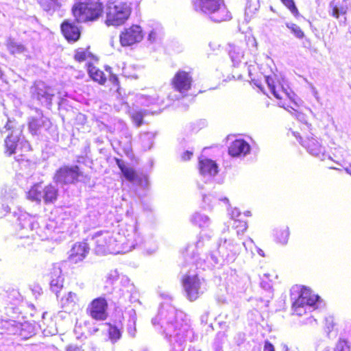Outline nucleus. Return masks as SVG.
Here are the masks:
<instances>
[{
  "instance_id": "obj_1",
  "label": "nucleus",
  "mask_w": 351,
  "mask_h": 351,
  "mask_svg": "<svg viewBox=\"0 0 351 351\" xmlns=\"http://www.w3.org/2000/svg\"><path fill=\"white\" fill-rule=\"evenodd\" d=\"M160 295L165 301L160 303L157 314L152 319V324L169 343L170 351H183L186 341H195L198 335L191 328L189 315L171 304V296L168 293ZM188 351L201 350L189 346Z\"/></svg>"
},
{
  "instance_id": "obj_2",
  "label": "nucleus",
  "mask_w": 351,
  "mask_h": 351,
  "mask_svg": "<svg viewBox=\"0 0 351 351\" xmlns=\"http://www.w3.org/2000/svg\"><path fill=\"white\" fill-rule=\"evenodd\" d=\"M91 241L98 255L125 254L136 248L142 239L136 223L119 226L117 231L101 230L93 234Z\"/></svg>"
},
{
  "instance_id": "obj_3",
  "label": "nucleus",
  "mask_w": 351,
  "mask_h": 351,
  "mask_svg": "<svg viewBox=\"0 0 351 351\" xmlns=\"http://www.w3.org/2000/svg\"><path fill=\"white\" fill-rule=\"evenodd\" d=\"M206 265H197L193 263L187 264L182 267V283L184 291L186 298L191 302H194L198 299L207 291V282L202 274L204 271Z\"/></svg>"
},
{
  "instance_id": "obj_4",
  "label": "nucleus",
  "mask_w": 351,
  "mask_h": 351,
  "mask_svg": "<svg viewBox=\"0 0 351 351\" xmlns=\"http://www.w3.org/2000/svg\"><path fill=\"white\" fill-rule=\"evenodd\" d=\"M211 243V237L207 234H201L197 241L195 243L189 244L185 250V259L187 264L193 263V266L195 264L196 268L197 265L200 267L206 265L210 269L215 265L219 263V260L216 255V252L209 250V254H206V258H204L203 248L204 247H210Z\"/></svg>"
},
{
  "instance_id": "obj_5",
  "label": "nucleus",
  "mask_w": 351,
  "mask_h": 351,
  "mask_svg": "<svg viewBox=\"0 0 351 351\" xmlns=\"http://www.w3.org/2000/svg\"><path fill=\"white\" fill-rule=\"evenodd\" d=\"M14 125V121H12L5 112L0 114V132L3 133L11 130V133L5 140V154L8 156L16 153L19 147L26 150L29 148V143L21 137V130L15 128Z\"/></svg>"
},
{
  "instance_id": "obj_6",
  "label": "nucleus",
  "mask_w": 351,
  "mask_h": 351,
  "mask_svg": "<svg viewBox=\"0 0 351 351\" xmlns=\"http://www.w3.org/2000/svg\"><path fill=\"white\" fill-rule=\"evenodd\" d=\"M299 292L298 298L293 302L292 308L294 313L302 316L307 311H312L320 308L324 306V303L318 295L314 294L312 291L304 286H296Z\"/></svg>"
},
{
  "instance_id": "obj_7",
  "label": "nucleus",
  "mask_w": 351,
  "mask_h": 351,
  "mask_svg": "<svg viewBox=\"0 0 351 351\" xmlns=\"http://www.w3.org/2000/svg\"><path fill=\"white\" fill-rule=\"evenodd\" d=\"M54 182L59 186H64L69 184H75L82 182L89 186L90 184V176L85 174L77 165H64L56 170L53 176Z\"/></svg>"
},
{
  "instance_id": "obj_8",
  "label": "nucleus",
  "mask_w": 351,
  "mask_h": 351,
  "mask_svg": "<svg viewBox=\"0 0 351 351\" xmlns=\"http://www.w3.org/2000/svg\"><path fill=\"white\" fill-rule=\"evenodd\" d=\"M72 13L76 22H89L99 20L103 14L101 3L76 0L72 8Z\"/></svg>"
},
{
  "instance_id": "obj_9",
  "label": "nucleus",
  "mask_w": 351,
  "mask_h": 351,
  "mask_svg": "<svg viewBox=\"0 0 351 351\" xmlns=\"http://www.w3.org/2000/svg\"><path fill=\"white\" fill-rule=\"evenodd\" d=\"M303 126L302 130H308V133L304 134V136H302L298 132H293V135L308 154L321 160H325L326 158L325 147L322 145L321 140L310 131L311 125L305 122Z\"/></svg>"
},
{
  "instance_id": "obj_10",
  "label": "nucleus",
  "mask_w": 351,
  "mask_h": 351,
  "mask_svg": "<svg viewBox=\"0 0 351 351\" xmlns=\"http://www.w3.org/2000/svg\"><path fill=\"white\" fill-rule=\"evenodd\" d=\"M199 171L201 180L197 182V186L202 195L204 191L212 189L213 178L217 174L219 167L215 160L202 156L199 157Z\"/></svg>"
},
{
  "instance_id": "obj_11",
  "label": "nucleus",
  "mask_w": 351,
  "mask_h": 351,
  "mask_svg": "<svg viewBox=\"0 0 351 351\" xmlns=\"http://www.w3.org/2000/svg\"><path fill=\"white\" fill-rule=\"evenodd\" d=\"M14 216L17 217L18 226H19V237L20 238H29L32 237L34 239V230H37L38 223L35 217L30 215L27 213L18 209V211L14 212Z\"/></svg>"
},
{
  "instance_id": "obj_12",
  "label": "nucleus",
  "mask_w": 351,
  "mask_h": 351,
  "mask_svg": "<svg viewBox=\"0 0 351 351\" xmlns=\"http://www.w3.org/2000/svg\"><path fill=\"white\" fill-rule=\"evenodd\" d=\"M115 128L119 131V137L112 140V145L114 149H120L125 154H129L132 151V134L125 123L121 120L115 124Z\"/></svg>"
},
{
  "instance_id": "obj_13",
  "label": "nucleus",
  "mask_w": 351,
  "mask_h": 351,
  "mask_svg": "<svg viewBox=\"0 0 351 351\" xmlns=\"http://www.w3.org/2000/svg\"><path fill=\"white\" fill-rule=\"evenodd\" d=\"M194 9L197 12L205 14H211L219 10L223 17L221 21H228L232 19L231 13L226 8H219L221 0H193Z\"/></svg>"
},
{
  "instance_id": "obj_14",
  "label": "nucleus",
  "mask_w": 351,
  "mask_h": 351,
  "mask_svg": "<svg viewBox=\"0 0 351 351\" xmlns=\"http://www.w3.org/2000/svg\"><path fill=\"white\" fill-rule=\"evenodd\" d=\"M32 97L41 105L50 108L54 97L53 90L42 81H38L31 88Z\"/></svg>"
},
{
  "instance_id": "obj_15",
  "label": "nucleus",
  "mask_w": 351,
  "mask_h": 351,
  "mask_svg": "<svg viewBox=\"0 0 351 351\" xmlns=\"http://www.w3.org/2000/svg\"><path fill=\"white\" fill-rule=\"evenodd\" d=\"M217 203H223L226 205L227 210L230 212V203L229 199L223 197L220 194L209 193L202 194V206L204 210H211ZM229 215L231 219L234 221L237 217H240L241 213L237 208H234Z\"/></svg>"
},
{
  "instance_id": "obj_16",
  "label": "nucleus",
  "mask_w": 351,
  "mask_h": 351,
  "mask_svg": "<svg viewBox=\"0 0 351 351\" xmlns=\"http://www.w3.org/2000/svg\"><path fill=\"white\" fill-rule=\"evenodd\" d=\"M121 287H117L114 295L110 300L114 304L121 303V300L128 298L131 301L135 298L136 291L134 285L130 282V280L126 276H119Z\"/></svg>"
},
{
  "instance_id": "obj_17",
  "label": "nucleus",
  "mask_w": 351,
  "mask_h": 351,
  "mask_svg": "<svg viewBox=\"0 0 351 351\" xmlns=\"http://www.w3.org/2000/svg\"><path fill=\"white\" fill-rule=\"evenodd\" d=\"M108 302L104 297L95 298L88 304L86 311L88 314L97 321H104L108 317Z\"/></svg>"
},
{
  "instance_id": "obj_18",
  "label": "nucleus",
  "mask_w": 351,
  "mask_h": 351,
  "mask_svg": "<svg viewBox=\"0 0 351 351\" xmlns=\"http://www.w3.org/2000/svg\"><path fill=\"white\" fill-rule=\"evenodd\" d=\"M264 77L271 93L276 99H281L284 96L290 99H293L294 93L284 81L282 83H276L272 75H265Z\"/></svg>"
},
{
  "instance_id": "obj_19",
  "label": "nucleus",
  "mask_w": 351,
  "mask_h": 351,
  "mask_svg": "<svg viewBox=\"0 0 351 351\" xmlns=\"http://www.w3.org/2000/svg\"><path fill=\"white\" fill-rule=\"evenodd\" d=\"M240 246L231 240L225 239L223 243L217 245L218 258L227 263L233 262L240 253Z\"/></svg>"
},
{
  "instance_id": "obj_20",
  "label": "nucleus",
  "mask_w": 351,
  "mask_h": 351,
  "mask_svg": "<svg viewBox=\"0 0 351 351\" xmlns=\"http://www.w3.org/2000/svg\"><path fill=\"white\" fill-rule=\"evenodd\" d=\"M130 14V10L125 3H110L107 8V19L105 22H124Z\"/></svg>"
},
{
  "instance_id": "obj_21",
  "label": "nucleus",
  "mask_w": 351,
  "mask_h": 351,
  "mask_svg": "<svg viewBox=\"0 0 351 351\" xmlns=\"http://www.w3.org/2000/svg\"><path fill=\"white\" fill-rule=\"evenodd\" d=\"M36 114L29 118V130L32 134L38 135L42 130H47L51 125L49 119L43 115L41 110L36 108Z\"/></svg>"
},
{
  "instance_id": "obj_22",
  "label": "nucleus",
  "mask_w": 351,
  "mask_h": 351,
  "mask_svg": "<svg viewBox=\"0 0 351 351\" xmlns=\"http://www.w3.org/2000/svg\"><path fill=\"white\" fill-rule=\"evenodd\" d=\"M143 38L141 27L132 23L130 27L125 29L124 32L120 34V43L123 47L131 46L141 41Z\"/></svg>"
},
{
  "instance_id": "obj_23",
  "label": "nucleus",
  "mask_w": 351,
  "mask_h": 351,
  "mask_svg": "<svg viewBox=\"0 0 351 351\" xmlns=\"http://www.w3.org/2000/svg\"><path fill=\"white\" fill-rule=\"evenodd\" d=\"M193 79L190 73L180 70L172 79V85L175 90L178 91L180 95H185L188 90L191 89Z\"/></svg>"
},
{
  "instance_id": "obj_24",
  "label": "nucleus",
  "mask_w": 351,
  "mask_h": 351,
  "mask_svg": "<svg viewBox=\"0 0 351 351\" xmlns=\"http://www.w3.org/2000/svg\"><path fill=\"white\" fill-rule=\"evenodd\" d=\"M49 276L50 279V289L56 293L57 298H58L59 293L62 289L64 283V278L60 264L55 263L52 265Z\"/></svg>"
},
{
  "instance_id": "obj_25",
  "label": "nucleus",
  "mask_w": 351,
  "mask_h": 351,
  "mask_svg": "<svg viewBox=\"0 0 351 351\" xmlns=\"http://www.w3.org/2000/svg\"><path fill=\"white\" fill-rule=\"evenodd\" d=\"M250 145L242 138L235 139L228 147V154L233 158H243L250 154Z\"/></svg>"
},
{
  "instance_id": "obj_26",
  "label": "nucleus",
  "mask_w": 351,
  "mask_h": 351,
  "mask_svg": "<svg viewBox=\"0 0 351 351\" xmlns=\"http://www.w3.org/2000/svg\"><path fill=\"white\" fill-rule=\"evenodd\" d=\"M89 246L86 242L75 243L69 252V260L72 263L83 261L89 252Z\"/></svg>"
},
{
  "instance_id": "obj_27",
  "label": "nucleus",
  "mask_w": 351,
  "mask_h": 351,
  "mask_svg": "<svg viewBox=\"0 0 351 351\" xmlns=\"http://www.w3.org/2000/svg\"><path fill=\"white\" fill-rule=\"evenodd\" d=\"M61 32L69 43L78 40L81 36V30L76 23H61Z\"/></svg>"
},
{
  "instance_id": "obj_28",
  "label": "nucleus",
  "mask_w": 351,
  "mask_h": 351,
  "mask_svg": "<svg viewBox=\"0 0 351 351\" xmlns=\"http://www.w3.org/2000/svg\"><path fill=\"white\" fill-rule=\"evenodd\" d=\"M57 223L53 220H49L45 224L43 229L38 226L37 230L35 234L42 241L47 240L53 237L52 234L53 232H60Z\"/></svg>"
},
{
  "instance_id": "obj_29",
  "label": "nucleus",
  "mask_w": 351,
  "mask_h": 351,
  "mask_svg": "<svg viewBox=\"0 0 351 351\" xmlns=\"http://www.w3.org/2000/svg\"><path fill=\"white\" fill-rule=\"evenodd\" d=\"M123 176L128 181L139 186L141 188H146L148 184V180L146 176H139L135 171L130 167L122 170Z\"/></svg>"
},
{
  "instance_id": "obj_30",
  "label": "nucleus",
  "mask_w": 351,
  "mask_h": 351,
  "mask_svg": "<svg viewBox=\"0 0 351 351\" xmlns=\"http://www.w3.org/2000/svg\"><path fill=\"white\" fill-rule=\"evenodd\" d=\"M105 325L107 327L106 331L108 339L112 343L117 342L122 336L123 324L121 322L119 321L113 323H106Z\"/></svg>"
},
{
  "instance_id": "obj_31",
  "label": "nucleus",
  "mask_w": 351,
  "mask_h": 351,
  "mask_svg": "<svg viewBox=\"0 0 351 351\" xmlns=\"http://www.w3.org/2000/svg\"><path fill=\"white\" fill-rule=\"evenodd\" d=\"M119 279V274L117 269L111 270L106 277L104 291L106 294L114 295L117 287L114 285Z\"/></svg>"
},
{
  "instance_id": "obj_32",
  "label": "nucleus",
  "mask_w": 351,
  "mask_h": 351,
  "mask_svg": "<svg viewBox=\"0 0 351 351\" xmlns=\"http://www.w3.org/2000/svg\"><path fill=\"white\" fill-rule=\"evenodd\" d=\"M6 46L8 50L12 55L25 54L27 52V49L24 45L12 38L7 40Z\"/></svg>"
},
{
  "instance_id": "obj_33",
  "label": "nucleus",
  "mask_w": 351,
  "mask_h": 351,
  "mask_svg": "<svg viewBox=\"0 0 351 351\" xmlns=\"http://www.w3.org/2000/svg\"><path fill=\"white\" fill-rule=\"evenodd\" d=\"M87 71L90 78L95 82H97L100 84H104L106 82V77L104 72L95 67L92 63L88 62L87 64Z\"/></svg>"
},
{
  "instance_id": "obj_34",
  "label": "nucleus",
  "mask_w": 351,
  "mask_h": 351,
  "mask_svg": "<svg viewBox=\"0 0 351 351\" xmlns=\"http://www.w3.org/2000/svg\"><path fill=\"white\" fill-rule=\"evenodd\" d=\"M26 193L27 199L32 201L40 202L43 198V186L40 183H34L29 186Z\"/></svg>"
},
{
  "instance_id": "obj_35",
  "label": "nucleus",
  "mask_w": 351,
  "mask_h": 351,
  "mask_svg": "<svg viewBox=\"0 0 351 351\" xmlns=\"http://www.w3.org/2000/svg\"><path fill=\"white\" fill-rule=\"evenodd\" d=\"M228 53L234 66H238L243 58V51L238 46L229 45Z\"/></svg>"
},
{
  "instance_id": "obj_36",
  "label": "nucleus",
  "mask_w": 351,
  "mask_h": 351,
  "mask_svg": "<svg viewBox=\"0 0 351 351\" xmlns=\"http://www.w3.org/2000/svg\"><path fill=\"white\" fill-rule=\"evenodd\" d=\"M58 191L56 186L49 184L43 188V199L46 204L54 202L58 197Z\"/></svg>"
},
{
  "instance_id": "obj_37",
  "label": "nucleus",
  "mask_w": 351,
  "mask_h": 351,
  "mask_svg": "<svg viewBox=\"0 0 351 351\" xmlns=\"http://www.w3.org/2000/svg\"><path fill=\"white\" fill-rule=\"evenodd\" d=\"M274 237L275 241L282 245H285L288 242L289 237V230L287 226L278 228L274 230Z\"/></svg>"
},
{
  "instance_id": "obj_38",
  "label": "nucleus",
  "mask_w": 351,
  "mask_h": 351,
  "mask_svg": "<svg viewBox=\"0 0 351 351\" xmlns=\"http://www.w3.org/2000/svg\"><path fill=\"white\" fill-rule=\"evenodd\" d=\"M191 221L193 224L197 226L200 228H208L210 224V218L200 213H194L191 218Z\"/></svg>"
},
{
  "instance_id": "obj_39",
  "label": "nucleus",
  "mask_w": 351,
  "mask_h": 351,
  "mask_svg": "<svg viewBox=\"0 0 351 351\" xmlns=\"http://www.w3.org/2000/svg\"><path fill=\"white\" fill-rule=\"evenodd\" d=\"M138 104L149 106L152 104H161L163 101L160 99L158 96H148L142 94H138L136 96Z\"/></svg>"
},
{
  "instance_id": "obj_40",
  "label": "nucleus",
  "mask_w": 351,
  "mask_h": 351,
  "mask_svg": "<svg viewBox=\"0 0 351 351\" xmlns=\"http://www.w3.org/2000/svg\"><path fill=\"white\" fill-rule=\"evenodd\" d=\"M19 196L18 191L16 188L5 186L1 189V202H10L17 198Z\"/></svg>"
},
{
  "instance_id": "obj_41",
  "label": "nucleus",
  "mask_w": 351,
  "mask_h": 351,
  "mask_svg": "<svg viewBox=\"0 0 351 351\" xmlns=\"http://www.w3.org/2000/svg\"><path fill=\"white\" fill-rule=\"evenodd\" d=\"M128 316L129 319L128 321V325H127V332L128 335L134 337L136 335V313L134 308L129 309L126 313Z\"/></svg>"
},
{
  "instance_id": "obj_42",
  "label": "nucleus",
  "mask_w": 351,
  "mask_h": 351,
  "mask_svg": "<svg viewBox=\"0 0 351 351\" xmlns=\"http://www.w3.org/2000/svg\"><path fill=\"white\" fill-rule=\"evenodd\" d=\"M155 136V133L149 132L140 134V141L143 150L147 151L152 147Z\"/></svg>"
},
{
  "instance_id": "obj_43",
  "label": "nucleus",
  "mask_w": 351,
  "mask_h": 351,
  "mask_svg": "<svg viewBox=\"0 0 351 351\" xmlns=\"http://www.w3.org/2000/svg\"><path fill=\"white\" fill-rule=\"evenodd\" d=\"M140 236L142 239V241L136 245V247L143 245L144 250L148 255L154 254L158 250V245L156 241L151 238L144 239L141 234Z\"/></svg>"
},
{
  "instance_id": "obj_44",
  "label": "nucleus",
  "mask_w": 351,
  "mask_h": 351,
  "mask_svg": "<svg viewBox=\"0 0 351 351\" xmlns=\"http://www.w3.org/2000/svg\"><path fill=\"white\" fill-rule=\"evenodd\" d=\"M227 338V335L224 331H219L213 343V351H223V345L224 344Z\"/></svg>"
},
{
  "instance_id": "obj_45",
  "label": "nucleus",
  "mask_w": 351,
  "mask_h": 351,
  "mask_svg": "<svg viewBox=\"0 0 351 351\" xmlns=\"http://www.w3.org/2000/svg\"><path fill=\"white\" fill-rule=\"evenodd\" d=\"M77 300L76 293L73 292H68L60 300L62 308H66L68 306H73Z\"/></svg>"
},
{
  "instance_id": "obj_46",
  "label": "nucleus",
  "mask_w": 351,
  "mask_h": 351,
  "mask_svg": "<svg viewBox=\"0 0 351 351\" xmlns=\"http://www.w3.org/2000/svg\"><path fill=\"white\" fill-rule=\"evenodd\" d=\"M16 180L19 186L25 190L29 189V186H32L34 182L32 176L27 177L21 173L16 175Z\"/></svg>"
},
{
  "instance_id": "obj_47",
  "label": "nucleus",
  "mask_w": 351,
  "mask_h": 351,
  "mask_svg": "<svg viewBox=\"0 0 351 351\" xmlns=\"http://www.w3.org/2000/svg\"><path fill=\"white\" fill-rule=\"evenodd\" d=\"M21 299L22 297L17 290L12 289L7 293L6 301L12 305H17Z\"/></svg>"
},
{
  "instance_id": "obj_48",
  "label": "nucleus",
  "mask_w": 351,
  "mask_h": 351,
  "mask_svg": "<svg viewBox=\"0 0 351 351\" xmlns=\"http://www.w3.org/2000/svg\"><path fill=\"white\" fill-rule=\"evenodd\" d=\"M20 328L19 335L23 337V338L27 339L34 334V327L30 324H20Z\"/></svg>"
},
{
  "instance_id": "obj_49",
  "label": "nucleus",
  "mask_w": 351,
  "mask_h": 351,
  "mask_svg": "<svg viewBox=\"0 0 351 351\" xmlns=\"http://www.w3.org/2000/svg\"><path fill=\"white\" fill-rule=\"evenodd\" d=\"M89 48L90 47H88L86 49L78 48L76 49L74 56L75 60L79 62H82L86 60L87 56L93 57V55L90 52L88 51Z\"/></svg>"
},
{
  "instance_id": "obj_50",
  "label": "nucleus",
  "mask_w": 351,
  "mask_h": 351,
  "mask_svg": "<svg viewBox=\"0 0 351 351\" xmlns=\"http://www.w3.org/2000/svg\"><path fill=\"white\" fill-rule=\"evenodd\" d=\"M232 226L237 229L238 236L243 234L247 228V222L241 219H235Z\"/></svg>"
},
{
  "instance_id": "obj_51",
  "label": "nucleus",
  "mask_w": 351,
  "mask_h": 351,
  "mask_svg": "<svg viewBox=\"0 0 351 351\" xmlns=\"http://www.w3.org/2000/svg\"><path fill=\"white\" fill-rule=\"evenodd\" d=\"M287 27L296 38L299 39L304 38V34L303 31L296 23H287Z\"/></svg>"
},
{
  "instance_id": "obj_52",
  "label": "nucleus",
  "mask_w": 351,
  "mask_h": 351,
  "mask_svg": "<svg viewBox=\"0 0 351 351\" xmlns=\"http://www.w3.org/2000/svg\"><path fill=\"white\" fill-rule=\"evenodd\" d=\"M334 351H350V346L348 341L340 338L335 346Z\"/></svg>"
},
{
  "instance_id": "obj_53",
  "label": "nucleus",
  "mask_w": 351,
  "mask_h": 351,
  "mask_svg": "<svg viewBox=\"0 0 351 351\" xmlns=\"http://www.w3.org/2000/svg\"><path fill=\"white\" fill-rule=\"evenodd\" d=\"M332 7V14L336 19H339L340 15H343L346 13V10L343 8H339L337 5H334V3L330 4Z\"/></svg>"
},
{
  "instance_id": "obj_54",
  "label": "nucleus",
  "mask_w": 351,
  "mask_h": 351,
  "mask_svg": "<svg viewBox=\"0 0 351 351\" xmlns=\"http://www.w3.org/2000/svg\"><path fill=\"white\" fill-rule=\"evenodd\" d=\"M160 36L156 29L152 30L148 34L147 41L152 44L160 40Z\"/></svg>"
},
{
  "instance_id": "obj_55",
  "label": "nucleus",
  "mask_w": 351,
  "mask_h": 351,
  "mask_svg": "<svg viewBox=\"0 0 351 351\" xmlns=\"http://www.w3.org/2000/svg\"><path fill=\"white\" fill-rule=\"evenodd\" d=\"M281 1L292 14H296L298 13V10L295 5L293 0H281Z\"/></svg>"
},
{
  "instance_id": "obj_56",
  "label": "nucleus",
  "mask_w": 351,
  "mask_h": 351,
  "mask_svg": "<svg viewBox=\"0 0 351 351\" xmlns=\"http://www.w3.org/2000/svg\"><path fill=\"white\" fill-rule=\"evenodd\" d=\"M206 125V121L204 119H200L191 124L192 130L195 132H197L199 130L204 128Z\"/></svg>"
},
{
  "instance_id": "obj_57",
  "label": "nucleus",
  "mask_w": 351,
  "mask_h": 351,
  "mask_svg": "<svg viewBox=\"0 0 351 351\" xmlns=\"http://www.w3.org/2000/svg\"><path fill=\"white\" fill-rule=\"evenodd\" d=\"M325 326H326V332H327L328 335L329 336V334L330 332H332L333 327H334V322H333V317H328L325 319Z\"/></svg>"
},
{
  "instance_id": "obj_58",
  "label": "nucleus",
  "mask_w": 351,
  "mask_h": 351,
  "mask_svg": "<svg viewBox=\"0 0 351 351\" xmlns=\"http://www.w3.org/2000/svg\"><path fill=\"white\" fill-rule=\"evenodd\" d=\"M132 118L136 125L139 127L143 123V114L141 112H135L132 115Z\"/></svg>"
},
{
  "instance_id": "obj_59",
  "label": "nucleus",
  "mask_w": 351,
  "mask_h": 351,
  "mask_svg": "<svg viewBox=\"0 0 351 351\" xmlns=\"http://www.w3.org/2000/svg\"><path fill=\"white\" fill-rule=\"evenodd\" d=\"M193 151L187 149L182 154L181 160L182 161L189 160L191 158V157L193 156Z\"/></svg>"
},
{
  "instance_id": "obj_60",
  "label": "nucleus",
  "mask_w": 351,
  "mask_h": 351,
  "mask_svg": "<svg viewBox=\"0 0 351 351\" xmlns=\"http://www.w3.org/2000/svg\"><path fill=\"white\" fill-rule=\"evenodd\" d=\"M242 244L246 250H252V246L254 243V241L251 238H247V239L244 241Z\"/></svg>"
},
{
  "instance_id": "obj_61",
  "label": "nucleus",
  "mask_w": 351,
  "mask_h": 351,
  "mask_svg": "<svg viewBox=\"0 0 351 351\" xmlns=\"http://www.w3.org/2000/svg\"><path fill=\"white\" fill-rule=\"evenodd\" d=\"M209 314L210 313L208 311H206L203 313L200 317V321L202 324H206L208 323Z\"/></svg>"
},
{
  "instance_id": "obj_62",
  "label": "nucleus",
  "mask_w": 351,
  "mask_h": 351,
  "mask_svg": "<svg viewBox=\"0 0 351 351\" xmlns=\"http://www.w3.org/2000/svg\"><path fill=\"white\" fill-rule=\"evenodd\" d=\"M264 351H275L274 346L269 341H265Z\"/></svg>"
},
{
  "instance_id": "obj_63",
  "label": "nucleus",
  "mask_w": 351,
  "mask_h": 351,
  "mask_svg": "<svg viewBox=\"0 0 351 351\" xmlns=\"http://www.w3.org/2000/svg\"><path fill=\"white\" fill-rule=\"evenodd\" d=\"M261 287L263 289L267 291V290H269L271 289V285L269 282L262 280L261 282Z\"/></svg>"
},
{
  "instance_id": "obj_64",
  "label": "nucleus",
  "mask_w": 351,
  "mask_h": 351,
  "mask_svg": "<svg viewBox=\"0 0 351 351\" xmlns=\"http://www.w3.org/2000/svg\"><path fill=\"white\" fill-rule=\"evenodd\" d=\"M66 351H81V348L76 345H70L67 346Z\"/></svg>"
}]
</instances>
